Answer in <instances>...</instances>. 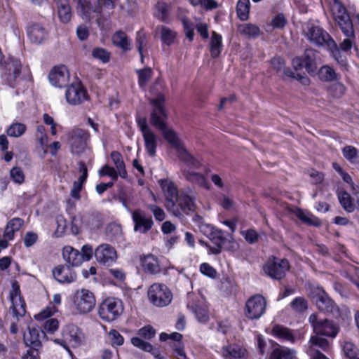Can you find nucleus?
<instances>
[{"label": "nucleus", "mask_w": 359, "mask_h": 359, "mask_svg": "<svg viewBox=\"0 0 359 359\" xmlns=\"http://www.w3.org/2000/svg\"><path fill=\"white\" fill-rule=\"evenodd\" d=\"M164 102L165 97L162 94H158L155 99L150 100L153 106L151 124L159 130L168 142L177 150L178 156L183 163L195 168H198L200 162L187 152L175 132L167 127L165 123L167 115L163 108Z\"/></svg>", "instance_id": "1"}, {"label": "nucleus", "mask_w": 359, "mask_h": 359, "mask_svg": "<svg viewBox=\"0 0 359 359\" xmlns=\"http://www.w3.org/2000/svg\"><path fill=\"white\" fill-rule=\"evenodd\" d=\"M116 1L117 0H79L78 11L83 19L88 20L93 16L111 13Z\"/></svg>", "instance_id": "2"}, {"label": "nucleus", "mask_w": 359, "mask_h": 359, "mask_svg": "<svg viewBox=\"0 0 359 359\" xmlns=\"http://www.w3.org/2000/svg\"><path fill=\"white\" fill-rule=\"evenodd\" d=\"M306 29V36L311 42L319 46L326 44L337 58V55L339 54V47L327 32L313 25H309Z\"/></svg>", "instance_id": "3"}, {"label": "nucleus", "mask_w": 359, "mask_h": 359, "mask_svg": "<svg viewBox=\"0 0 359 359\" xmlns=\"http://www.w3.org/2000/svg\"><path fill=\"white\" fill-rule=\"evenodd\" d=\"M196 192L190 188H187L180 191L176 202L175 203V209H169L175 216L181 217L183 214H189L194 212L196 208Z\"/></svg>", "instance_id": "4"}, {"label": "nucleus", "mask_w": 359, "mask_h": 359, "mask_svg": "<svg viewBox=\"0 0 359 359\" xmlns=\"http://www.w3.org/2000/svg\"><path fill=\"white\" fill-rule=\"evenodd\" d=\"M309 294L320 311L325 313L338 312L337 306L321 287H310Z\"/></svg>", "instance_id": "5"}, {"label": "nucleus", "mask_w": 359, "mask_h": 359, "mask_svg": "<svg viewBox=\"0 0 359 359\" xmlns=\"http://www.w3.org/2000/svg\"><path fill=\"white\" fill-rule=\"evenodd\" d=\"M122 302L116 298L109 297L105 299L99 306L98 315L106 322L116 320L123 313Z\"/></svg>", "instance_id": "6"}, {"label": "nucleus", "mask_w": 359, "mask_h": 359, "mask_svg": "<svg viewBox=\"0 0 359 359\" xmlns=\"http://www.w3.org/2000/svg\"><path fill=\"white\" fill-rule=\"evenodd\" d=\"M309 321L315 334L333 339L336 337L339 332V326L332 320L319 318L315 313L309 316Z\"/></svg>", "instance_id": "7"}, {"label": "nucleus", "mask_w": 359, "mask_h": 359, "mask_svg": "<svg viewBox=\"0 0 359 359\" xmlns=\"http://www.w3.org/2000/svg\"><path fill=\"white\" fill-rule=\"evenodd\" d=\"M149 302L155 306L163 307L170 304L172 294L170 290L163 283H154L147 292Z\"/></svg>", "instance_id": "8"}, {"label": "nucleus", "mask_w": 359, "mask_h": 359, "mask_svg": "<svg viewBox=\"0 0 359 359\" xmlns=\"http://www.w3.org/2000/svg\"><path fill=\"white\" fill-rule=\"evenodd\" d=\"M331 11L335 22L339 27L342 33H345L346 35H352L353 22L342 3L339 0H333L331 4Z\"/></svg>", "instance_id": "9"}, {"label": "nucleus", "mask_w": 359, "mask_h": 359, "mask_svg": "<svg viewBox=\"0 0 359 359\" xmlns=\"http://www.w3.org/2000/svg\"><path fill=\"white\" fill-rule=\"evenodd\" d=\"M73 305L78 313H88L95 306L96 300L92 292L87 289L76 290L72 298Z\"/></svg>", "instance_id": "10"}, {"label": "nucleus", "mask_w": 359, "mask_h": 359, "mask_svg": "<svg viewBox=\"0 0 359 359\" xmlns=\"http://www.w3.org/2000/svg\"><path fill=\"white\" fill-rule=\"evenodd\" d=\"M290 268V266L287 259L276 257L269 258L263 266L264 273L275 280H281L284 278Z\"/></svg>", "instance_id": "11"}, {"label": "nucleus", "mask_w": 359, "mask_h": 359, "mask_svg": "<svg viewBox=\"0 0 359 359\" xmlns=\"http://www.w3.org/2000/svg\"><path fill=\"white\" fill-rule=\"evenodd\" d=\"M22 63L20 60L11 58L6 64L2 74L4 81L11 87L16 86L22 80Z\"/></svg>", "instance_id": "12"}, {"label": "nucleus", "mask_w": 359, "mask_h": 359, "mask_svg": "<svg viewBox=\"0 0 359 359\" xmlns=\"http://www.w3.org/2000/svg\"><path fill=\"white\" fill-rule=\"evenodd\" d=\"M266 302L264 297L255 294L245 303V316L251 320L259 319L266 311Z\"/></svg>", "instance_id": "13"}, {"label": "nucleus", "mask_w": 359, "mask_h": 359, "mask_svg": "<svg viewBox=\"0 0 359 359\" xmlns=\"http://www.w3.org/2000/svg\"><path fill=\"white\" fill-rule=\"evenodd\" d=\"M9 296L12 304L11 309L13 316L17 318L24 316L26 313V304L21 297L20 285L17 281L12 283Z\"/></svg>", "instance_id": "14"}, {"label": "nucleus", "mask_w": 359, "mask_h": 359, "mask_svg": "<svg viewBox=\"0 0 359 359\" xmlns=\"http://www.w3.org/2000/svg\"><path fill=\"white\" fill-rule=\"evenodd\" d=\"M88 138L89 133L87 131L80 128L73 130L69 140L72 154L76 155L82 154L87 147Z\"/></svg>", "instance_id": "15"}, {"label": "nucleus", "mask_w": 359, "mask_h": 359, "mask_svg": "<svg viewBox=\"0 0 359 359\" xmlns=\"http://www.w3.org/2000/svg\"><path fill=\"white\" fill-rule=\"evenodd\" d=\"M65 97L68 103L76 105L87 100L88 94L82 83L80 81H76L67 88Z\"/></svg>", "instance_id": "16"}, {"label": "nucleus", "mask_w": 359, "mask_h": 359, "mask_svg": "<svg viewBox=\"0 0 359 359\" xmlns=\"http://www.w3.org/2000/svg\"><path fill=\"white\" fill-rule=\"evenodd\" d=\"M96 260L105 266H110L116 261L115 249L109 244L100 245L95 250Z\"/></svg>", "instance_id": "17"}, {"label": "nucleus", "mask_w": 359, "mask_h": 359, "mask_svg": "<svg viewBox=\"0 0 359 359\" xmlns=\"http://www.w3.org/2000/svg\"><path fill=\"white\" fill-rule=\"evenodd\" d=\"M48 79L50 83L55 87L62 88L66 86L69 79L67 67L65 65L54 67L49 73Z\"/></svg>", "instance_id": "18"}, {"label": "nucleus", "mask_w": 359, "mask_h": 359, "mask_svg": "<svg viewBox=\"0 0 359 359\" xmlns=\"http://www.w3.org/2000/svg\"><path fill=\"white\" fill-rule=\"evenodd\" d=\"M55 311L56 309L55 307H47L35 316L36 320H43L46 319L43 326V330H42L45 333L53 334L59 328L58 320L55 318H50Z\"/></svg>", "instance_id": "19"}, {"label": "nucleus", "mask_w": 359, "mask_h": 359, "mask_svg": "<svg viewBox=\"0 0 359 359\" xmlns=\"http://www.w3.org/2000/svg\"><path fill=\"white\" fill-rule=\"evenodd\" d=\"M46 337V334L39 327H29L28 332L24 333V342L27 346L39 350L41 346V341Z\"/></svg>", "instance_id": "20"}, {"label": "nucleus", "mask_w": 359, "mask_h": 359, "mask_svg": "<svg viewBox=\"0 0 359 359\" xmlns=\"http://www.w3.org/2000/svg\"><path fill=\"white\" fill-rule=\"evenodd\" d=\"M224 359H247V350L238 344L223 346L219 351Z\"/></svg>", "instance_id": "21"}, {"label": "nucleus", "mask_w": 359, "mask_h": 359, "mask_svg": "<svg viewBox=\"0 0 359 359\" xmlns=\"http://www.w3.org/2000/svg\"><path fill=\"white\" fill-rule=\"evenodd\" d=\"M132 217L134 222V230L136 232L145 233L149 231L153 224L151 217H146L141 210H136L133 212Z\"/></svg>", "instance_id": "22"}, {"label": "nucleus", "mask_w": 359, "mask_h": 359, "mask_svg": "<svg viewBox=\"0 0 359 359\" xmlns=\"http://www.w3.org/2000/svg\"><path fill=\"white\" fill-rule=\"evenodd\" d=\"M161 186L165 197V206L168 210L175 209V203L180 195L175 184L168 180H161Z\"/></svg>", "instance_id": "23"}, {"label": "nucleus", "mask_w": 359, "mask_h": 359, "mask_svg": "<svg viewBox=\"0 0 359 359\" xmlns=\"http://www.w3.org/2000/svg\"><path fill=\"white\" fill-rule=\"evenodd\" d=\"M55 279L60 283H71L76 279V273L70 266L59 265L53 270Z\"/></svg>", "instance_id": "24"}, {"label": "nucleus", "mask_w": 359, "mask_h": 359, "mask_svg": "<svg viewBox=\"0 0 359 359\" xmlns=\"http://www.w3.org/2000/svg\"><path fill=\"white\" fill-rule=\"evenodd\" d=\"M309 343L308 354H315L316 352L321 353L318 348L327 353L332 347V344L329 340L317 334L311 336Z\"/></svg>", "instance_id": "25"}, {"label": "nucleus", "mask_w": 359, "mask_h": 359, "mask_svg": "<svg viewBox=\"0 0 359 359\" xmlns=\"http://www.w3.org/2000/svg\"><path fill=\"white\" fill-rule=\"evenodd\" d=\"M184 164L188 167L187 169L184 168L182 171L184 178L193 184H197L198 186L204 189H209L210 184L205 177L199 172H196L191 170V169H196L195 168H193V166L188 165L187 163ZM199 166H201V165ZM199 168L200 167H198V168ZM196 169H198V168Z\"/></svg>", "instance_id": "26"}, {"label": "nucleus", "mask_w": 359, "mask_h": 359, "mask_svg": "<svg viewBox=\"0 0 359 359\" xmlns=\"http://www.w3.org/2000/svg\"><path fill=\"white\" fill-rule=\"evenodd\" d=\"M140 264L142 270L151 275L157 274L161 271L158 259L152 254H148L140 258Z\"/></svg>", "instance_id": "27"}, {"label": "nucleus", "mask_w": 359, "mask_h": 359, "mask_svg": "<svg viewBox=\"0 0 359 359\" xmlns=\"http://www.w3.org/2000/svg\"><path fill=\"white\" fill-rule=\"evenodd\" d=\"M201 231L213 243L224 244L226 238L224 232L210 224H203L201 227Z\"/></svg>", "instance_id": "28"}, {"label": "nucleus", "mask_w": 359, "mask_h": 359, "mask_svg": "<svg viewBox=\"0 0 359 359\" xmlns=\"http://www.w3.org/2000/svg\"><path fill=\"white\" fill-rule=\"evenodd\" d=\"M27 32L30 41L34 43H42L47 36L46 29L36 23L28 25Z\"/></svg>", "instance_id": "29"}, {"label": "nucleus", "mask_w": 359, "mask_h": 359, "mask_svg": "<svg viewBox=\"0 0 359 359\" xmlns=\"http://www.w3.org/2000/svg\"><path fill=\"white\" fill-rule=\"evenodd\" d=\"M62 257L71 266H79L83 262V257L81 255V252L69 245L63 248Z\"/></svg>", "instance_id": "30"}, {"label": "nucleus", "mask_w": 359, "mask_h": 359, "mask_svg": "<svg viewBox=\"0 0 359 359\" xmlns=\"http://www.w3.org/2000/svg\"><path fill=\"white\" fill-rule=\"evenodd\" d=\"M64 338L72 347H77L81 344L82 333L78 327L69 325L64 332Z\"/></svg>", "instance_id": "31"}, {"label": "nucleus", "mask_w": 359, "mask_h": 359, "mask_svg": "<svg viewBox=\"0 0 359 359\" xmlns=\"http://www.w3.org/2000/svg\"><path fill=\"white\" fill-rule=\"evenodd\" d=\"M55 2L60 21L63 23L69 22L71 20L72 13L68 0H55Z\"/></svg>", "instance_id": "32"}, {"label": "nucleus", "mask_w": 359, "mask_h": 359, "mask_svg": "<svg viewBox=\"0 0 359 359\" xmlns=\"http://www.w3.org/2000/svg\"><path fill=\"white\" fill-rule=\"evenodd\" d=\"M142 137L147 152L150 156H154L158 145V137L153 131L142 135Z\"/></svg>", "instance_id": "33"}, {"label": "nucleus", "mask_w": 359, "mask_h": 359, "mask_svg": "<svg viewBox=\"0 0 359 359\" xmlns=\"http://www.w3.org/2000/svg\"><path fill=\"white\" fill-rule=\"evenodd\" d=\"M296 351L285 346H278L271 353L269 359H294Z\"/></svg>", "instance_id": "34"}, {"label": "nucleus", "mask_w": 359, "mask_h": 359, "mask_svg": "<svg viewBox=\"0 0 359 359\" xmlns=\"http://www.w3.org/2000/svg\"><path fill=\"white\" fill-rule=\"evenodd\" d=\"M23 219L15 217L12 219L6 225L4 233V236L7 240H13L14 238L15 233L18 231L21 226L23 225Z\"/></svg>", "instance_id": "35"}, {"label": "nucleus", "mask_w": 359, "mask_h": 359, "mask_svg": "<svg viewBox=\"0 0 359 359\" xmlns=\"http://www.w3.org/2000/svg\"><path fill=\"white\" fill-rule=\"evenodd\" d=\"M114 45L119 47L124 51L131 49V42L126 34L122 31L116 32L112 36Z\"/></svg>", "instance_id": "36"}, {"label": "nucleus", "mask_w": 359, "mask_h": 359, "mask_svg": "<svg viewBox=\"0 0 359 359\" xmlns=\"http://www.w3.org/2000/svg\"><path fill=\"white\" fill-rule=\"evenodd\" d=\"M272 334L276 338L283 341L294 343V337L292 332L287 327L282 325H275L272 329Z\"/></svg>", "instance_id": "37"}, {"label": "nucleus", "mask_w": 359, "mask_h": 359, "mask_svg": "<svg viewBox=\"0 0 359 359\" xmlns=\"http://www.w3.org/2000/svg\"><path fill=\"white\" fill-rule=\"evenodd\" d=\"M272 334L276 338L283 341L294 343V337L292 332L287 327L282 325H275L272 329Z\"/></svg>", "instance_id": "38"}, {"label": "nucleus", "mask_w": 359, "mask_h": 359, "mask_svg": "<svg viewBox=\"0 0 359 359\" xmlns=\"http://www.w3.org/2000/svg\"><path fill=\"white\" fill-rule=\"evenodd\" d=\"M210 55L213 58L217 57L222 50V37L215 32H212L210 43Z\"/></svg>", "instance_id": "39"}, {"label": "nucleus", "mask_w": 359, "mask_h": 359, "mask_svg": "<svg viewBox=\"0 0 359 359\" xmlns=\"http://www.w3.org/2000/svg\"><path fill=\"white\" fill-rule=\"evenodd\" d=\"M338 199L342 208L348 212H352L355 210L353 198L346 191H339L337 194Z\"/></svg>", "instance_id": "40"}, {"label": "nucleus", "mask_w": 359, "mask_h": 359, "mask_svg": "<svg viewBox=\"0 0 359 359\" xmlns=\"http://www.w3.org/2000/svg\"><path fill=\"white\" fill-rule=\"evenodd\" d=\"M295 215L301 221L306 224L315 226H318L320 225V221L319 219L309 212H306L301 209H297L295 212Z\"/></svg>", "instance_id": "41"}, {"label": "nucleus", "mask_w": 359, "mask_h": 359, "mask_svg": "<svg viewBox=\"0 0 359 359\" xmlns=\"http://www.w3.org/2000/svg\"><path fill=\"white\" fill-rule=\"evenodd\" d=\"M110 156L118 170L119 176L123 179L126 178L127 172L121 154L118 151H112Z\"/></svg>", "instance_id": "42"}, {"label": "nucleus", "mask_w": 359, "mask_h": 359, "mask_svg": "<svg viewBox=\"0 0 359 359\" xmlns=\"http://www.w3.org/2000/svg\"><path fill=\"white\" fill-rule=\"evenodd\" d=\"M319 77L323 81H333L340 79V75L329 66H323L319 70Z\"/></svg>", "instance_id": "43"}, {"label": "nucleus", "mask_w": 359, "mask_h": 359, "mask_svg": "<svg viewBox=\"0 0 359 359\" xmlns=\"http://www.w3.org/2000/svg\"><path fill=\"white\" fill-rule=\"evenodd\" d=\"M304 67L309 74H313L316 70L315 63V53L311 49L306 50L302 57Z\"/></svg>", "instance_id": "44"}, {"label": "nucleus", "mask_w": 359, "mask_h": 359, "mask_svg": "<svg viewBox=\"0 0 359 359\" xmlns=\"http://www.w3.org/2000/svg\"><path fill=\"white\" fill-rule=\"evenodd\" d=\"M343 156L351 163H359V151L353 146H345L342 149Z\"/></svg>", "instance_id": "45"}, {"label": "nucleus", "mask_w": 359, "mask_h": 359, "mask_svg": "<svg viewBox=\"0 0 359 359\" xmlns=\"http://www.w3.org/2000/svg\"><path fill=\"white\" fill-rule=\"evenodd\" d=\"M250 0H238L236 6L237 15L241 20H246L249 17Z\"/></svg>", "instance_id": "46"}, {"label": "nucleus", "mask_w": 359, "mask_h": 359, "mask_svg": "<svg viewBox=\"0 0 359 359\" xmlns=\"http://www.w3.org/2000/svg\"><path fill=\"white\" fill-rule=\"evenodd\" d=\"M118 201L128 212H131L132 208L137 204L132 193H121L118 197Z\"/></svg>", "instance_id": "47"}, {"label": "nucleus", "mask_w": 359, "mask_h": 359, "mask_svg": "<svg viewBox=\"0 0 359 359\" xmlns=\"http://www.w3.org/2000/svg\"><path fill=\"white\" fill-rule=\"evenodd\" d=\"M36 140L39 142L41 149L46 153V148L48 143V137L44 126L39 125L36 130Z\"/></svg>", "instance_id": "48"}, {"label": "nucleus", "mask_w": 359, "mask_h": 359, "mask_svg": "<svg viewBox=\"0 0 359 359\" xmlns=\"http://www.w3.org/2000/svg\"><path fill=\"white\" fill-rule=\"evenodd\" d=\"M238 32L248 37H256L260 34L259 28L253 24H243L238 26Z\"/></svg>", "instance_id": "49"}, {"label": "nucleus", "mask_w": 359, "mask_h": 359, "mask_svg": "<svg viewBox=\"0 0 359 359\" xmlns=\"http://www.w3.org/2000/svg\"><path fill=\"white\" fill-rule=\"evenodd\" d=\"M177 33L165 26L161 28V39L162 42L167 46H170L174 43L176 38Z\"/></svg>", "instance_id": "50"}, {"label": "nucleus", "mask_w": 359, "mask_h": 359, "mask_svg": "<svg viewBox=\"0 0 359 359\" xmlns=\"http://www.w3.org/2000/svg\"><path fill=\"white\" fill-rule=\"evenodd\" d=\"M290 309L296 313H303L308 308V302L302 297H295L289 304Z\"/></svg>", "instance_id": "51"}, {"label": "nucleus", "mask_w": 359, "mask_h": 359, "mask_svg": "<svg viewBox=\"0 0 359 359\" xmlns=\"http://www.w3.org/2000/svg\"><path fill=\"white\" fill-rule=\"evenodd\" d=\"M27 127L22 123H12L7 129V135L12 137H19L26 131Z\"/></svg>", "instance_id": "52"}, {"label": "nucleus", "mask_w": 359, "mask_h": 359, "mask_svg": "<svg viewBox=\"0 0 359 359\" xmlns=\"http://www.w3.org/2000/svg\"><path fill=\"white\" fill-rule=\"evenodd\" d=\"M138 74V83L141 88L144 89L147 83L151 78L152 70L151 68H144L137 71Z\"/></svg>", "instance_id": "53"}, {"label": "nucleus", "mask_w": 359, "mask_h": 359, "mask_svg": "<svg viewBox=\"0 0 359 359\" xmlns=\"http://www.w3.org/2000/svg\"><path fill=\"white\" fill-rule=\"evenodd\" d=\"M187 307L191 309V311L195 313L198 321L205 323L208 320L209 316L207 311L204 308L197 305L190 306L189 304L187 305Z\"/></svg>", "instance_id": "54"}, {"label": "nucleus", "mask_w": 359, "mask_h": 359, "mask_svg": "<svg viewBox=\"0 0 359 359\" xmlns=\"http://www.w3.org/2000/svg\"><path fill=\"white\" fill-rule=\"evenodd\" d=\"M92 56L104 63L109 61L110 53L103 48H95L92 50Z\"/></svg>", "instance_id": "55"}, {"label": "nucleus", "mask_w": 359, "mask_h": 359, "mask_svg": "<svg viewBox=\"0 0 359 359\" xmlns=\"http://www.w3.org/2000/svg\"><path fill=\"white\" fill-rule=\"evenodd\" d=\"M156 8V17L162 21H166L168 18V5L164 2H158Z\"/></svg>", "instance_id": "56"}, {"label": "nucleus", "mask_w": 359, "mask_h": 359, "mask_svg": "<svg viewBox=\"0 0 359 359\" xmlns=\"http://www.w3.org/2000/svg\"><path fill=\"white\" fill-rule=\"evenodd\" d=\"M344 35L346 37L341 43L339 44V48L344 51H348L351 49L353 42L355 39V32L353 29V25H352V35H346L345 33H343Z\"/></svg>", "instance_id": "57"}, {"label": "nucleus", "mask_w": 359, "mask_h": 359, "mask_svg": "<svg viewBox=\"0 0 359 359\" xmlns=\"http://www.w3.org/2000/svg\"><path fill=\"white\" fill-rule=\"evenodd\" d=\"M109 339L112 346H121L124 342V338L121 334L116 330H111L109 333Z\"/></svg>", "instance_id": "58"}, {"label": "nucleus", "mask_w": 359, "mask_h": 359, "mask_svg": "<svg viewBox=\"0 0 359 359\" xmlns=\"http://www.w3.org/2000/svg\"><path fill=\"white\" fill-rule=\"evenodd\" d=\"M241 235L244 237L245 241L250 243L253 244L258 241L259 234L254 229H250L246 231H242Z\"/></svg>", "instance_id": "59"}, {"label": "nucleus", "mask_w": 359, "mask_h": 359, "mask_svg": "<svg viewBox=\"0 0 359 359\" xmlns=\"http://www.w3.org/2000/svg\"><path fill=\"white\" fill-rule=\"evenodd\" d=\"M10 175L13 182L22 184L25 180L24 173L19 167H14L11 170Z\"/></svg>", "instance_id": "60"}, {"label": "nucleus", "mask_w": 359, "mask_h": 359, "mask_svg": "<svg viewBox=\"0 0 359 359\" xmlns=\"http://www.w3.org/2000/svg\"><path fill=\"white\" fill-rule=\"evenodd\" d=\"M131 343L135 346L138 347L144 351H151L153 350V346L151 344L144 341L140 337H133L131 339Z\"/></svg>", "instance_id": "61"}, {"label": "nucleus", "mask_w": 359, "mask_h": 359, "mask_svg": "<svg viewBox=\"0 0 359 359\" xmlns=\"http://www.w3.org/2000/svg\"><path fill=\"white\" fill-rule=\"evenodd\" d=\"M200 271L203 275L215 278L217 276V271L208 263H203L200 266Z\"/></svg>", "instance_id": "62"}, {"label": "nucleus", "mask_w": 359, "mask_h": 359, "mask_svg": "<svg viewBox=\"0 0 359 359\" xmlns=\"http://www.w3.org/2000/svg\"><path fill=\"white\" fill-rule=\"evenodd\" d=\"M147 208L154 214V216L156 220H164L165 215L163 209L154 204L148 205Z\"/></svg>", "instance_id": "63"}, {"label": "nucleus", "mask_w": 359, "mask_h": 359, "mask_svg": "<svg viewBox=\"0 0 359 359\" xmlns=\"http://www.w3.org/2000/svg\"><path fill=\"white\" fill-rule=\"evenodd\" d=\"M135 42L139 53L142 54L143 47L147 44L146 34L143 31L140 30L137 32Z\"/></svg>", "instance_id": "64"}]
</instances>
